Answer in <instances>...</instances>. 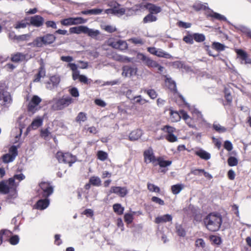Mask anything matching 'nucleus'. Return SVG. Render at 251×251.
Instances as JSON below:
<instances>
[{
  "instance_id": "58",
  "label": "nucleus",
  "mask_w": 251,
  "mask_h": 251,
  "mask_svg": "<svg viewBox=\"0 0 251 251\" xmlns=\"http://www.w3.org/2000/svg\"><path fill=\"white\" fill-rule=\"evenodd\" d=\"M239 29L242 32L246 34L251 38V30L250 29L244 26H240Z\"/></svg>"
},
{
  "instance_id": "28",
  "label": "nucleus",
  "mask_w": 251,
  "mask_h": 251,
  "mask_svg": "<svg viewBox=\"0 0 251 251\" xmlns=\"http://www.w3.org/2000/svg\"><path fill=\"white\" fill-rule=\"evenodd\" d=\"M46 75L45 69L43 65L41 66L39 69L38 74L35 76L34 82H39L42 77H44Z\"/></svg>"
},
{
  "instance_id": "37",
  "label": "nucleus",
  "mask_w": 251,
  "mask_h": 251,
  "mask_svg": "<svg viewBox=\"0 0 251 251\" xmlns=\"http://www.w3.org/2000/svg\"><path fill=\"white\" fill-rule=\"evenodd\" d=\"M131 100L133 103H139L141 105L144 104L147 102V101L145 99H143L140 95L131 98Z\"/></svg>"
},
{
  "instance_id": "13",
  "label": "nucleus",
  "mask_w": 251,
  "mask_h": 251,
  "mask_svg": "<svg viewBox=\"0 0 251 251\" xmlns=\"http://www.w3.org/2000/svg\"><path fill=\"white\" fill-rule=\"evenodd\" d=\"M144 157L145 161L147 163L151 162L154 163L157 161V159L155 158L154 155L153 150L151 148H149L144 151Z\"/></svg>"
},
{
  "instance_id": "57",
  "label": "nucleus",
  "mask_w": 251,
  "mask_h": 251,
  "mask_svg": "<svg viewBox=\"0 0 251 251\" xmlns=\"http://www.w3.org/2000/svg\"><path fill=\"white\" fill-rule=\"evenodd\" d=\"M37 105L32 104L31 102H29L28 105V110L29 112H31L32 114L34 113L38 109Z\"/></svg>"
},
{
  "instance_id": "34",
  "label": "nucleus",
  "mask_w": 251,
  "mask_h": 251,
  "mask_svg": "<svg viewBox=\"0 0 251 251\" xmlns=\"http://www.w3.org/2000/svg\"><path fill=\"white\" fill-rule=\"evenodd\" d=\"M89 182L93 186H100L101 184V181L98 176H93L89 179Z\"/></svg>"
},
{
  "instance_id": "64",
  "label": "nucleus",
  "mask_w": 251,
  "mask_h": 251,
  "mask_svg": "<svg viewBox=\"0 0 251 251\" xmlns=\"http://www.w3.org/2000/svg\"><path fill=\"white\" fill-rule=\"evenodd\" d=\"M70 93L74 97H78L79 95L78 89L75 87H73L69 90Z\"/></svg>"
},
{
  "instance_id": "8",
  "label": "nucleus",
  "mask_w": 251,
  "mask_h": 251,
  "mask_svg": "<svg viewBox=\"0 0 251 251\" xmlns=\"http://www.w3.org/2000/svg\"><path fill=\"white\" fill-rule=\"evenodd\" d=\"M56 157L59 162L68 163L70 166H71L72 164L76 160L75 156L68 152L63 153L61 151H58Z\"/></svg>"
},
{
  "instance_id": "52",
  "label": "nucleus",
  "mask_w": 251,
  "mask_h": 251,
  "mask_svg": "<svg viewBox=\"0 0 251 251\" xmlns=\"http://www.w3.org/2000/svg\"><path fill=\"white\" fill-rule=\"evenodd\" d=\"M144 92L152 99H154L157 97V94L155 91L153 89L145 90Z\"/></svg>"
},
{
  "instance_id": "50",
  "label": "nucleus",
  "mask_w": 251,
  "mask_h": 251,
  "mask_svg": "<svg viewBox=\"0 0 251 251\" xmlns=\"http://www.w3.org/2000/svg\"><path fill=\"white\" fill-rule=\"evenodd\" d=\"M60 77L58 75H53L50 77V81L54 86L57 87L60 82Z\"/></svg>"
},
{
  "instance_id": "15",
  "label": "nucleus",
  "mask_w": 251,
  "mask_h": 251,
  "mask_svg": "<svg viewBox=\"0 0 251 251\" xmlns=\"http://www.w3.org/2000/svg\"><path fill=\"white\" fill-rule=\"evenodd\" d=\"M25 178V176L22 173L20 174L15 175L13 177L9 178L8 184L13 188H17L19 185V182H16V180H18L19 181H21Z\"/></svg>"
},
{
  "instance_id": "62",
  "label": "nucleus",
  "mask_w": 251,
  "mask_h": 251,
  "mask_svg": "<svg viewBox=\"0 0 251 251\" xmlns=\"http://www.w3.org/2000/svg\"><path fill=\"white\" fill-rule=\"evenodd\" d=\"M11 244L15 245L17 244L19 242V238L17 235H14L10 237L9 239Z\"/></svg>"
},
{
  "instance_id": "60",
  "label": "nucleus",
  "mask_w": 251,
  "mask_h": 251,
  "mask_svg": "<svg viewBox=\"0 0 251 251\" xmlns=\"http://www.w3.org/2000/svg\"><path fill=\"white\" fill-rule=\"evenodd\" d=\"M73 17L65 19L61 21V23L63 25H70L73 24Z\"/></svg>"
},
{
  "instance_id": "43",
  "label": "nucleus",
  "mask_w": 251,
  "mask_h": 251,
  "mask_svg": "<svg viewBox=\"0 0 251 251\" xmlns=\"http://www.w3.org/2000/svg\"><path fill=\"white\" fill-rule=\"evenodd\" d=\"M114 211L119 215H121L123 213L124 208L122 207L121 205L119 203L114 204L113 206Z\"/></svg>"
},
{
  "instance_id": "17",
  "label": "nucleus",
  "mask_w": 251,
  "mask_h": 251,
  "mask_svg": "<svg viewBox=\"0 0 251 251\" xmlns=\"http://www.w3.org/2000/svg\"><path fill=\"white\" fill-rule=\"evenodd\" d=\"M122 71V75L125 77H130L133 75H135L137 72L136 68L127 65L123 66Z\"/></svg>"
},
{
  "instance_id": "33",
  "label": "nucleus",
  "mask_w": 251,
  "mask_h": 251,
  "mask_svg": "<svg viewBox=\"0 0 251 251\" xmlns=\"http://www.w3.org/2000/svg\"><path fill=\"white\" fill-rule=\"evenodd\" d=\"M157 18L156 16L154 15L151 13H149L144 18L143 20V22L144 24H146L155 22L157 21Z\"/></svg>"
},
{
  "instance_id": "14",
  "label": "nucleus",
  "mask_w": 251,
  "mask_h": 251,
  "mask_svg": "<svg viewBox=\"0 0 251 251\" xmlns=\"http://www.w3.org/2000/svg\"><path fill=\"white\" fill-rule=\"evenodd\" d=\"M127 190L125 187H112L109 191V193H114L121 197H124L127 194Z\"/></svg>"
},
{
  "instance_id": "29",
  "label": "nucleus",
  "mask_w": 251,
  "mask_h": 251,
  "mask_svg": "<svg viewBox=\"0 0 251 251\" xmlns=\"http://www.w3.org/2000/svg\"><path fill=\"white\" fill-rule=\"evenodd\" d=\"M85 31V34H87L89 36L93 38H96L100 34V32L99 30L91 29L87 26H86Z\"/></svg>"
},
{
  "instance_id": "30",
  "label": "nucleus",
  "mask_w": 251,
  "mask_h": 251,
  "mask_svg": "<svg viewBox=\"0 0 251 251\" xmlns=\"http://www.w3.org/2000/svg\"><path fill=\"white\" fill-rule=\"evenodd\" d=\"M87 119V114L83 112H79L75 118V122L79 124L86 121Z\"/></svg>"
},
{
  "instance_id": "7",
  "label": "nucleus",
  "mask_w": 251,
  "mask_h": 251,
  "mask_svg": "<svg viewBox=\"0 0 251 251\" xmlns=\"http://www.w3.org/2000/svg\"><path fill=\"white\" fill-rule=\"evenodd\" d=\"M108 6L110 8L104 11V13L107 14H114L118 16H122L125 12L124 8L121 7V5L116 1H112L109 2L108 3Z\"/></svg>"
},
{
  "instance_id": "46",
  "label": "nucleus",
  "mask_w": 251,
  "mask_h": 251,
  "mask_svg": "<svg viewBox=\"0 0 251 251\" xmlns=\"http://www.w3.org/2000/svg\"><path fill=\"white\" fill-rule=\"evenodd\" d=\"M213 128L219 133H224L226 131V128L219 124L214 123L213 125Z\"/></svg>"
},
{
  "instance_id": "61",
  "label": "nucleus",
  "mask_w": 251,
  "mask_h": 251,
  "mask_svg": "<svg viewBox=\"0 0 251 251\" xmlns=\"http://www.w3.org/2000/svg\"><path fill=\"white\" fill-rule=\"evenodd\" d=\"M166 139L170 142H175L177 140V138L173 133L167 134Z\"/></svg>"
},
{
  "instance_id": "18",
  "label": "nucleus",
  "mask_w": 251,
  "mask_h": 251,
  "mask_svg": "<svg viewBox=\"0 0 251 251\" xmlns=\"http://www.w3.org/2000/svg\"><path fill=\"white\" fill-rule=\"evenodd\" d=\"M50 202V200L48 198L41 199L37 201L34 207L40 210H44L49 206Z\"/></svg>"
},
{
  "instance_id": "48",
  "label": "nucleus",
  "mask_w": 251,
  "mask_h": 251,
  "mask_svg": "<svg viewBox=\"0 0 251 251\" xmlns=\"http://www.w3.org/2000/svg\"><path fill=\"white\" fill-rule=\"evenodd\" d=\"M135 213V212H132V213H126L124 216V220L126 222L127 224L132 223L133 221V215Z\"/></svg>"
},
{
  "instance_id": "32",
  "label": "nucleus",
  "mask_w": 251,
  "mask_h": 251,
  "mask_svg": "<svg viewBox=\"0 0 251 251\" xmlns=\"http://www.w3.org/2000/svg\"><path fill=\"white\" fill-rule=\"evenodd\" d=\"M157 163L154 164V165L158 164L160 167H166L171 165L172 162L170 160H164L161 157H158L157 158Z\"/></svg>"
},
{
  "instance_id": "41",
  "label": "nucleus",
  "mask_w": 251,
  "mask_h": 251,
  "mask_svg": "<svg viewBox=\"0 0 251 251\" xmlns=\"http://www.w3.org/2000/svg\"><path fill=\"white\" fill-rule=\"evenodd\" d=\"M128 41L135 45H143L145 43V41L140 37H134L130 38L128 40Z\"/></svg>"
},
{
  "instance_id": "25",
  "label": "nucleus",
  "mask_w": 251,
  "mask_h": 251,
  "mask_svg": "<svg viewBox=\"0 0 251 251\" xmlns=\"http://www.w3.org/2000/svg\"><path fill=\"white\" fill-rule=\"evenodd\" d=\"M143 132L141 130L136 129L129 134V139L130 141H135L140 138Z\"/></svg>"
},
{
  "instance_id": "19",
  "label": "nucleus",
  "mask_w": 251,
  "mask_h": 251,
  "mask_svg": "<svg viewBox=\"0 0 251 251\" xmlns=\"http://www.w3.org/2000/svg\"><path fill=\"white\" fill-rule=\"evenodd\" d=\"M236 52L238 55V57L241 60V63L245 64L251 63V60L248 58L247 54L243 50L237 49Z\"/></svg>"
},
{
  "instance_id": "21",
  "label": "nucleus",
  "mask_w": 251,
  "mask_h": 251,
  "mask_svg": "<svg viewBox=\"0 0 251 251\" xmlns=\"http://www.w3.org/2000/svg\"><path fill=\"white\" fill-rule=\"evenodd\" d=\"M195 154L201 158L207 160L211 158L210 154L202 149H199L195 151Z\"/></svg>"
},
{
  "instance_id": "51",
  "label": "nucleus",
  "mask_w": 251,
  "mask_h": 251,
  "mask_svg": "<svg viewBox=\"0 0 251 251\" xmlns=\"http://www.w3.org/2000/svg\"><path fill=\"white\" fill-rule=\"evenodd\" d=\"M210 239L211 241L216 245H220L222 243L221 238L219 236L216 235H212L210 236Z\"/></svg>"
},
{
  "instance_id": "31",
  "label": "nucleus",
  "mask_w": 251,
  "mask_h": 251,
  "mask_svg": "<svg viewBox=\"0 0 251 251\" xmlns=\"http://www.w3.org/2000/svg\"><path fill=\"white\" fill-rule=\"evenodd\" d=\"M180 112L179 113L176 111L171 110L170 112V119L173 122H177L181 119Z\"/></svg>"
},
{
  "instance_id": "44",
  "label": "nucleus",
  "mask_w": 251,
  "mask_h": 251,
  "mask_svg": "<svg viewBox=\"0 0 251 251\" xmlns=\"http://www.w3.org/2000/svg\"><path fill=\"white\" fill-rule=\"evenodd\" d=\"M193 38L197 42H202L205 39V37L204 34L201 33H194L193 34Z\"/></svg>"
},
{
  "instance_id": "23",
  "label": "nucleus",
  "mask_w": 251,
  "mask_h": 251,
  "mask_svg": "<svg viewBox=\"0 0 251 251\" xmlns=\"http://www.w3.org/2000/svg\"><path fill=\"white\" fill-rule=\"evenodd\" d=\"M172 220V217L171 215L166 214L163 216H158L155 219V222L156 224H160L162 223H166L170 222Z\"/></svg>"
},
{
  "instance_id": "39",
  "label": "nucleus",
  "mask_w": 251,
  "mask_h": 251,
  "mask_svg": "<svg viewBox=\"0 0 251 251\" xmlns=\"http://www.w3.org/2000/svg\"><path fill=\"white\" fill-rule=\"evenodd\" d=\"M212 48L218 51L225 50L226 46L220 43L214 42L212 44Z\"/></svg>"
},
{
  "instance_id": "10",
  "label": "nucleus",
  "mask_w": 251,
  "mask_h": 251,
  "mask_svg": "<svg viewBox=\"0 0 251 251\" xmlns=\"http://www.w3.org/2000/svg\"><path fill=\"white\" fill-rule=\"evenodd\" d=\"M16 188H13L8 184V180L6 181H2L0 182V193L6 194L11 192L13 193V197H16Z\"/></svg>"
},
{
  "instance_id": "56",
  "label": "nucleus",
  "mask_w": 251,
  "mask_h": 251,
  "mask_svg": "<svg viewBox=\"0 0 251 251\" xmlns=\"http://www.w3.org/2000/svg\"><path fill=\"white\" fill-rule=\"evenodd\" d=\"M162 129L168 133V134H173L175 131L176 128L169 126H164Z\"/></svg>"
},
{
  "instance_id": "1",
  "label": "nucleus",
  "mask_w": 251,
  "mask_h": 251,
  "mask_svg": "<svg viewBox=\"0 0 251 251\" xmlns=\"http://www.w3.org/2000/svg\"><path fill=\"white\" fill-rule=\"evenodd\" d=\"M203 222L208 230L213 232L217 231L222 225V217L219 213H211L204 218Z\"/></svg>"
},
{
  "instance_id": "47",
  "label": "nucleus",
  "mask_w": 251,
  "mask_h": 251,
  "mask_svg": "<svg viewBox=\"0 0 251 251\" xmlns=\"http://www.w3.org/2000/svg\"><path fill=\"white\" fill-rule=\"evenodd\" d=\"M73 25L85 24L87 22V20L81 17H73Z\"/></svg>"
},
{
  "instance_id": "16",
  "label": "nucleus",
  "mask_w": 251,
  "mask_h": 251,
  "mask_svg": "<svg viewBox=\"0 0 251 251\" xmlns=\"http://www.w3.org/2000/svg\"><path fill=\"white\" fill-rule=\"evenodd\" d=\"M44 23V18L40 15H35L32 16L30 18V23L31 25L35 27H40L42 26Z\"/></svg>"
},
{
  "instance_id": "5",
  "label": "nucleus",
  "mask_w": 251,
  "mask_h": 251,
  "mask_svg": "<svg viewBox=\"0 0 251 251\" xmlns=\"http://www.w3.org/2000/svg\"><path fill=\"white\" fill-rule=\"evenodd\" d=\"M138 59L142 60L144 64L150 68H157L158 71L160 73L164 70V67L160 66L156 61L152 60L151 58L146 56L142 53H139L137 54Z\"/></svg>"
},
{
  "instance_id": "54",
  "label": "nucleus",
  "mask_w": 251,
  "mask_h": 251,
  "mask_svg": "<svg viewBox=\"0 0 251 251\" xmlns=\"http://www.w3.org/2000/svg\"><path fill=\"white\" fill-rule=\"evenodd\" d=\"M228 164L230 166H235L238 164V160L236 158L231 156L229 157L227 160Z\"/></svg>"
},
{
  "instance_id": "27",
  "label": "nucleus",
  "mask_w": 251,
  "mask_h": 251,
  "mask_svg": "<svg viewBox=\"0 0 251 251\" xmlns=\"http://www.w3.org/2000/svg\"><path fill=\"white\" fill-rule=\"evenodd\" d=\"M165 83L168 87L169 89L172 91L176 92L177 91L176 82L171 78L166 77L165 79Z\"/></svg>"
},
{
  "instance_id": "12",
  "label": "nucleus",
  "mask_w": 251,
  "mask_h": 251,
  "mask_svg": "<svg viewBox=\"0 0 251 251\" xmlns=\"http://www.w3.org/2000/svg\"><path fill=\"white\" fill-rule=\"evenodd\" d=\"M142 9H143V3L135 5L131 8H124V9L125 10L124 14L127 16H133L136 15Z\"/></svg>"
},
{
  "instance_id": "36",
  "label": "nucleus",
  "mask_w": 251,
  "mask_h": 251,
  "mask_svg": "<svg viewBox=\"0 0 251 251\" xmlns=\"http://www.w3.org/2000/svg\"><path fill=\"white\" fill-rule=\"evenodd\" d=\"M155 55L159 57H163L168 59L171 58L172 57L169 53L164 51L161 49H157L156 50V54Z\"/></svg>"
},
{
  "instance_id": "42",
  "label": "nucleus",
  "mask_w": 251,
  "mask_h": 251,
  "mask_svg": "<svg viewBox=\"0 0 251 251\" xmlns=\"http://www.w3.org/2000/svg\"><path fill=\"white\" fill-rule=\"evenodd\" d=\"M176 232L179 236L184 237L186 235V232L182 226L180 225L176 224Z\"/></svg>"
},
{
  "instance_id": "9",
  "label": "nucleus",
  "mask_w": 251,
  "mask_h": 251,
  "mask_svg": "<svg viewBox=\"0 0 251 251\" xmlns=\"http://www.w3.org/2000/svg\"><path fill=\"white\" fill-rule=\"evenodd\" d=\"M18 155V149L15 146H12L9 150V153L2 155L1 159L4 163H8L14 160Z\"/></svg>"
},
{
  "instance_id": "26",
  "label": "nucleus",
  "mask_w": 251,
  "mask_h": 251,
  "mask_svg": "<svg viewBox=\"0 0 251 251\" xmlns=\"http://www.w3.org/2000/svg\"><path fill=\"white\" fill-rule=\"evenodd\" d=\"M25 55L21 52H17L11 55V61L14 62H19L23 61L25 59Z\"/></svg>"
},
{
  "instance_id": "49",
  "label": "nucleus",
  "mask_w": 251,
  "mask_h": 251,
  "mask_svg": "<svg viewBox=\"0 0 251 251\" xmlns=\"http://www.w3.org/2000/svg\"><path fill=\"white\" fill-rule=\"evenodd\" d=\"M97 156L98 159H99L100 160L104 161L107 159L108 154L106 152L100 151L97 153Z\"/></svg>"
},
{
  "instance_id": "22",
  "label": "nucleus",
  "mask_w": 251,
  "mask_h": 251,
  "mask_svg": "<svg viewBox=\"0 0 251 251\" xmlns=\"http://www.w3.org/2000/svg\"><path fill=\"white\" fill-rule=\"evenodd\" d=\"M43 122V118L40 117H37L33 120L29 127L33 129H36L42 125Z\"/></svg>"
},
{
  "instance_id": "4",
  "label": "nucleus",
  "mask_w": 251,
  "mask_h": 251,
  "mask_svg": "<svg viewBox=\"0 0 251 251\" xmlns=\"http://www.w3.org/2000/svg\"><path fill=\"white\" fill-rule=\"evenodd\" d=\"M73 102V99L70 97H63L61 99H53L51 101L52 108L54 110H59L69 106Z\"/></svg>"
},
{
  "instance_id": "6",
  "label": "nucleus",
  "mask_w": 251,
  "mask_h": 251,
  "mask_svg": "<svg viewBox=\"0 0 251 251\" xmlns=\"http://www.w3.org/2000/svg\"><path fill=\"white\" fill-rule=\"evenodd\" d=\"M39 186V195L41 198H48L53 192V186L48 182H42Z\"/></svg>"
},
{
  "instance_id": "20",
  "label": "nucleus",
  "mask_w": 251,
  "mask_h": 251,
  "mask_svg": "<svg viewBox=\"0 0 251 251\" xmlns=\"http://www.w3.org/2000/svg\"><path fill=\"white\" fill-rule=\"evenodd\" d=\"M144 8L148 9L150 13H151L153 15L160 13L162 10L160 6H158L153 4L150 3L147 4L143 3V8Z\"/></svg>"
},
{
  "instance_id": "45",
  "label": "nucleus",
  "mask_w": 251,
  "mask_h": 251,
  "mask_svg": "<svg viewBox=\"0 0 251 251\" xmlns=\"http://www.w3.org/2000/svg\"><path fill=\"white\" fill-rule=\"evenodd\" d=\"M31 37L30 34H25L23 35H21L19 36L14 35V38L15 40L18 41H26L28 40Z\"/></svg>"
},
{
  "instance_id": "40",
  "label": "nucleus",
  "mask_w": 251,
  "mask_h": 251,
  "mask_svg": "<svg viewBox=\"0 0 251 251\" xmlns=\"http://www.w3.org/2000/svg\"><path fill=\"white\" fill-rule=\"evenodd\" d=\"M29 24L27 22L25 19L18 22L15 25V28L16 29L18 28H24L26 27Z\"/></svg>"
},
{
  "instance_id": "3",
  "label": "nucleus",
  "mask_w": 251,
  "mask_h": 251,
  "mask_svg": "<svg viewBox=\"0 0 251 251\" xmlns=\"http://www.w3.org/2000/svg\"><path fill=\"white\" fill-rule=\"evenodd\" d=\"M7 89L6 84L0 82V104L2 106H8L12 101L11 96Z\"/></svg>"
},
{
  "instance_id": "11",
  "label": "nucleus",
  "mask_w": 251,
  "mask_h": 251,
  "mask_svg": "<svg viewBox=\"0 0 251 251\" xmlns=\"http://www.w3.org/2000/svg\"><path fill=\"white\" fill-rule=\"evenodd\" d=\"M108 45L114 49H119L121 50H126L128 48V45L126 41L121 40H119L116 41L109 40L108 41Z\"/></svg>"
},
{
  "instance_id": "38",
  "label": "nucleus",
  "mask_w": 251,
  "mask_h": 251,
  "mask_svg": "<svg viewBox=\"0 0 251 251\" xmlns=\"http://www.w3.org/2000/svg\"><path fill=\"white\" fill-rule=\"evenodd\" d=\"M184 188V185L182 184H177L174 185L172 186L171 189L172 193L176 195L178 194Z\"/></svg>"
},
{
  "instance_id": "53",
  "label": "nucleus",
  "mask_w": 251,
  "mask_h": 251,
  "mask_svg": "<svg viewBox=\"0 0 251 251\" xmlns=\"http://www.w3.org/2000/svg\"><path fill=\"white\" fill-rule=\"evenodd\" d=\"M148 189L150 191L159 193L160 192V188L151 183L148 184Z\"/></svg>"
},
{
  "instance_id": "2",
  "label": "nucleus",
  "mask_w": 251,
  "mask_h": 251,
  "mask_svg": "<svg viewBox=\"0 0 251 251\" xmlns=\"http://www.w3.org/2000/svg\"><path fill=\"white\" fill-rule=\"evenodd\" d=\"M56 39L55 36L52 34H47L43 36L36 37L32 42L29 43L28 46L32 47L41 48L44 45L53 43Z\"/></svg>"
},
{
  "instance_id": "63",
  "label": "nucleus",
  "mask_w": 251,
  "mask_h": 251,
  "mask_svg": "<svg viewBox=\"0 0 251 251\" xmlns=\"http://www.w3.org/2000/svg\"><path fill=\"white\" fill-rule=\"evenodd\" d=\"M183 40L187 44H193L194 43L193 34L192 35H187L184 36Z\"/></svg>"
},
{
  "instance_id": "55",
  "label": "nucleus",
  "mask_w": 251,
  "mask_h": 251,
  "mask_svg": "<svg viewBox=\"0 0 251 251\" xmlns=\"http://www.w3.org/2000/svg\"><path fill=\"white\" fill-rule=\"evenodd\" d=\"M196 246L198 248H201V249H204L205 247V243L204 240L200 238L197 239L195 242Z\"/></svg>"
},
{
  "instance_id": "24",
  "label": "nucleus",
  "mask_w": 251,
  "mask_h": 251,
  "mask_svg": "<svg viewBox=\"0 0 251 251\" xmlns=\"http://www.w3.org/2000/svg\"><path fill=\"white\" fill-rule=\"evenodd\" d=\"M86 29V26L80 25L78 26H75L71 27L69 29V31L71 33H75V34H80V33H85Z\"/></svg>"
},
{
  "instance_id": "35",
  "label": "nucleus",
  "mask_w": 251,
  "mask_h": 251,
  "mask_svg": "<svg viewBox=\"0 0 251 251\" xmlns=\"http://www.w3.org/2000/svg\"><path fill=\"white\" fill-rule=\"evenodd\" d=\"M12 232L7 229H1L0 231V234L2 238H3V241H7L9 239V238L12 235Z\"/></svg>"
},
{
  "instance_id": "59",
  "label": "nucleus",
  "mask_w": 251,
  "mask_h": 251,
  "mask_svg": "<svg viewBox=\"0 0 251 251\" xmlns=\"http://www.w3.org/2000/svg\"><path fill=\"white\" fill-rule=\"evenodd\" d=\"M41 100H42L40 98H39L38 96L36 95H35L32 98L30 102H31L32 104H35L38 105L41 102Z\"/></svg>"
}]
</instances>
